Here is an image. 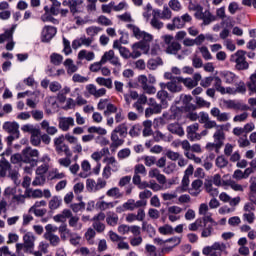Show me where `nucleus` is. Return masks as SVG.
I'll use <instances>...</instances> for the list:
<instances>
[{
	"mask_svg": "<svg viewBox=\"0 0 256 256\" xmlns=\"http://www.w3.org/2000/svg\"><path fill=\"white\" fill-rule=\"evenodd\" d=\"M37 241V236L33 232H25L23 235V243L16 244V251H23L24 253H33L35 249V242Z\"/></svg>",
	"mask_w": 256,
	"mask_h": 256,
	"instance_id": "obj_1",
	"label": "nucleus"
},
{
	"mask_svg": "<svg viewBox=\"0 0 256 256\" xmlns=\"http://www.w3.org/2000/svg\"><path fill=\"white\" fill-rule=\"evenodd\" d=\"M225 125L224 126H218V129L215 130L214 134H213V143H208L206 145V149H208V151H213V149H216V151H219V149H221V147H223V145H225Z\"/></svg>",
	"mask_w": 256,
	"mask_h": 256,
	"instance_id": "obj_2",
	"label": "nucleus"
},
{
	"mask_svg": "<svg viewBox=\"0 0 256 256\" xmlns=\"http://www.w3.org/2000/svg\"><path fill=\"white\" fill-rule=\"evenodd\" d=\"M246 55L247 52L245 50H238L230 56L231 63H236L235 69H237V71H247V69H249V62H247L245 58Z\"/></svg>",
	"mask_w": 256,
	"mask_h": 256,
	"instance_id": "obj_3",
	"label": "nucleus"
},
{
	"mask_svg": "<svg viewBox=\"0 0 256 256\" xmlns=\"http://www.w3.org/2000/svg\"><path fill=\"white\" fill-rule=\"evenodd\" d=\"M205 256H221L227 253V244L223 242H214L211 246H206L202 249Z\"/></svg>",
	"mask_w": 256,
	"mask_h": 256,
	"instance_id": "obj_4",
	"label": "nucleus"
},
{
	"mask_svg": "<svg viewBox=\"0 0 256 256\" xmlns=\"http://www.w3.org/2000/svg\"><path fill=\"white\" fill-rule=\"evenodd\" d=\"M132 52H130L131 59H139L141 55H148L151 46L145 42H136L131 46Z\"/></svg>",
	"mask_w": 256,
	"mask_h": 256,
	"instance_id": "obj_5",
	"label": "nucleus"
},
{
	"mask_svg": "<svg viewBox=\"0 0 256 256\" xmlns=\"http://www.w3.org/2000/svg\"><path fill=\"white\" fill-rule=\"evenodd\" d=\"M106 187L107 181L103 178H98L97 181L92 178L86 180V189L89 193H97V191H101V189H105Z\"/></svg>",
	"mask_w": 256,
	"mask_h": 256,
	"instance_id": "obj_6",
	"label": "nucleus"
},
{
	"mask_svg": "<svg viewBox=\"0 0 256 256\" xmlns=\"http://www.w3.org/2000/svg\"><path fill=\"white\" fill-rule=\"evenodd\" d=\"M43 207H47V201H36L34 205L29 208L28 213H33L35 217H45V215H47V209Z\"/></svg>",
	"mask_w": 256,
	"mask_h": 256,
	"instance_id": "obj_7",
	"label": "nucleus"
},
{
	"mask_svg": "<svg viewBox=\"0 0 256 256\" xmlns=\"http://www.w3.org/2000/svg\"><path fill=\"white\" fill-rule=\"evenodd\" d=\"M23 163H35L37 165V159H39V150L27 147L22 150Z\"/></svg>",
	"mask_w": 256,
	"mask_h": 256,
	"instance_id": "obj_8",
	"label": "nucleus"
},
{
	"mask_svg": "<svg viewBox=\"0 0 256 256\" xmlns=\"http://www.w3.org/2000/svg\"><path fill=\"white\" fill-rule=\"evenodd\" d=\"M210 115L218 121V123H227L231 119V113L221 112V109L218 107H213L210 110Z\"/></svg>",
	"mask_w": 256,
	"mask_h": 256,
	"instance_id": "obj_9",
	"label": "nucleus"
},
{
	"mask_svg": "<svg viewBox=\"0 0 256 256\" xmlns=\"http://www.w3.org/2000/svg\"><path fill=\"white\" fill-rule=\"evenodd\" d=\"M199 123H194L190 126H187L186 128V133H187V139L189 141H201V136L199 133Z\"/></svg>",
	"mask_w": 256,
	"mask_h": 256,
	"instance_id": "obj_10",
	"label": "nucleus"
},
{
	"mask_svg": "<svg viewBox=\"0 0 256 256\" xmlns=\"http://www.w3.org/2000/svg\"><path fill=\"white\" fill-rule=\"evenodd\" d=\"M222 103L225 109H233L234 111H247V109H249L247 105L235 100H222Z\"/></svg>",
	"mask_w": 256,
	"mask_h": 256,
	"instance_id": "obj_11",
	"label": "nucleus"
},
{
	"mask_svg": "<svg viewBox=\"0 0 256 256\" xmlns=\"http://www.w3.org/2000/svg\"><path fill=\"white\" fill-rule=\"evenodd\" d=\"M93 41H94L93 38H89L83 35L80 38L73 40L72 48L77 50L79 49V47H91V45L93 44Z\"/></svg>",
	"mask_w": 256,
	"mask_h": 256,
	"instance_id": "obj_12",
	"label": "nucleus"
},
{
	"mask_svg": "<svg viewBox=\"0 0 256 256\" xmlns=\"http://www.w3.org/2000/svg\"><path fill=\"white\" fill-rule=\"evenodd\" d=\"M58 127L61 131H69L71 127H75V118L73 117H59Z\"/></svg>",
	"mask_w": 256,
	"mask_h": 256,
	"instance_id": "obj_13",
	"label": "nucleus"
},
{
	"mask_svg": "<svg viewBox=\"0 0 256 256\" xmlns=\"http://www.w3.org/2000/svg\"><path fill=\"white\" fill-rule=\"evenodd\" d=\"M86 91L89 93V95H92L93 97H95V99H99L107 95V89L105 88L97 89V86H95V84H88L86 86Z\"/></svg>",
	"mask_w": 256,
	"mask_h": 256,
	"instance_id": "obj_14",
	"label": "nucleus"
},
{
	"mask_svg": "<svg viewBox=\"0 0 256 256\" xmlns=\"http://www.w3.org/2000/svg\"><path fill=\"white\" fill-rule=\"evenodd\" d=\"M214 90L217 91L218 93H221V95H229V93H233V90H231V87H226L223 86V81L219 76L214 77Z\"/></svg>",
	"mask_w": 256,
	"mask_h": 256,
	"instance_id": "obj_15",
	"label": "nucleus"
},
{
	"mask_svg": "<svg viewBox=\"0 0 256 256\" xmlns=\"http://www.w3.org/2000/svg\"><path fill=\"white\" fill-rule=\"evenodd\" d=\"M57 35V28L53 26H45L42 30L43 43H49L53 37Z\"/></svg>",
	"mask_w": 256,
	"mask_h": 256,
	"instance_id": "obj_16",
	"label": "nucleus"
},
{
	"mask_svg": "<svg viewBox=\"0 0 256 256\" xmlns=\"http://www.w3.org/2000/svg\"><path fill=\"white\" fill-rule=\"evenodd\" d=\"M4 131L10 133V135H14L16 139H19V123L17 122H6L3 125Z\"/></svg>",
	"mask_w": 256,
	"mask_h": 256,
	"instance_id": "obj_17",
	"label": "nucleus"
},
{
	"mask_svg": "<svg viewBox=\"0 0 256 256\" xmlns=\"http://www.w3.org/2000/svg\"><path fill=\"white\" fill-rule=\"evenodd\" d=\"M103 163L106 164V167H110L112 173H117L121 169V165L114 156H106L103 159Z\"/></svg>",
	"mask_w": 256,
	"mask_h": 256,
	"instance_id": "obj_18",
	"label": "nucleus"
},
{
	"mask_svg": "<svg viewBox=\"0 0 256 256\" xmlns=\"http://www.w3.org/2000/svg\"><path fill=\"white\" fill-rule=\"evenodd\" d=\"M155 15L159 17V19H163V21H169L173 17V12L171 11V8L167 5L163 6V10H153Z\"/></svg>",
	"mask_w": 256,
	"mask_h": 256,
	"instance_id": "obj_19",
	"label": "nucleus"
},
{
	"mask_svg": "<svg viewBox=\"0 0 256 256\" xmlns=\"http://www.w3.org/2000/svg\"><path fill=\"white\" fill-rule=\"evenodd\" d=\"M113 49H117L119 51L122 59H131V51L127 47L121 45L119 40H115L113 42Z\"/></svg>",
	"mask_w": 256,
	"mask_h": 256,
	"instance_id": "obj_20",
	"label": "nucleus"
},
{
	"mask_svg": "<svg viewBox=\"0 0 256 256\" xmlns=\"http://www.w3.org/2000/svg\"><path fill=\"white\" fill-rule=\"evenodd\" d=\"M203 187V180L196 179L192 182L191 188L188 190V193L192 197H198L201 194V188Z\"/></svg>",
	"mask_w": 256,
	"mask_h": 256,
	"instance_id": "obj_21",
	"label": "nucleus"
},
{
	"mask_svg": "<svg viewBox=\"0 0 256 256\" xmlns=\"http://www.w3.org/2000/svg\"><path fill=\"white\" fill-rule=\"evenodd\" d=\"M148 176L150 179H156L161 185H165L167 183V178L165 175L161 174V171H159L157 168L150 169Z\"/></svg>",
	"mask_w": 256,
	"mask_h": 256,
	"instance_id": "obj_22",
	"label": "nucleus"
},
{
	"mask_svg": "<svg viewBox=\"0 0 256 256\" xmlns=\"http://www.w3.org/2000/svg\"><path fill=\"white\" fill-rule=\"evenodd\" d=\"M166 29H168V31H175V29H185V24L181 16L174 17L172 19V23H168L166 25Z\"/></svg>",
	"mask_w": 256,
	"mask_h": 256,
	"instance_id": "obj_23",
	"label": "nucleus"
},
{
	"mask_svg": "<svg viewBox=\"0 0 256 256\" xmlns=\"http://www.w3.org/2000/svg\"><path fill=\"white\" fill-rule=\"evenodd\" d=\"M15 29H17V24L12 25L10 29H6L4 33L0 34V45H3L6 41L9 42L13 39Z\"/></svg>",
	"mask_w": 256,
	"mask_h": 256,
	"instance_id": "obj_24",
	"label": "nucleus"
},
{
	"mask_svg": "<svg viewBox=\"0 0 256 256\" xmlns=\"http://www.w3.org/2000/svg\"><path fill=\"white\" fill-rule=\"evenodd\" d=\"M168 91H170V93H181V91H183V85L181 81H179V77L168 82Z\"/></svg>",
	"mask_w": 256,
	"mask_h": 256,
	"instance_id": "obj_25",
	"label": "nucleus"
},
{
	"mask_svg": "<svg viewBox=\"0 0 256 256\" xmlns=\"http://www.w3.org/2000/svg\"><path fill=\"white\" fill-rule=\"evenodd\" d=\"M44 239H46V241H49L50 245L52 247H59V245L61 244V237H59V235L57 234H53L51 232H46L44 234Z\"/></svg>",
	"mask_w": 256,
	"mask_h": 256,
	"instance_id": "obj_26",
	"label": "nucleus"
},
{
	"mask_svg": "<svg viewBox=\"0 0 256 256\" xmlns=\"http://www.w3.org/2000/svg\"><path fill=\"white\" fill-rule=\"evenodd\" d=\"M167 129L173 135H178V137H183L185 135V130L179 123H171L167 125Z\"/></svg>",
	"mask_w": 256,
	"mask_h": 256,
	"instance_id": "obj_27",
	"label": "nucleus"
},
{
	"mask_svg": "<svg viewBox=\"0 0 256 256\" xmlns=\"http://www.w3.org/2000/svg\"><path fill=\"white\" fill-rule=\"evenodd\" d=\"M73 215L69 209H64L60 214L53 216L55 223H65Z\"/></svg>",
	"mask_w": 256,
	"mask_h": 256,
	"instance_id": "obj_28",
	"label": "nucleus"
},
{
	"mask_svg": "<svg viewBox=\"0 0 256 256\" xmlns=\"http://www.w3.org/2000/svg\"><path fill=\"white\" fill-rule=\"evenodd\" d=\"M221 76L227 85H233L237 82V79H239V76L231 71H224L222 72Z\"/></svg>",
	"mask_w": 256,
	"mask_h": 256,
	"instance_id": "obj_29",
	"label": "nucleus"
},
{
	"mask_svg": "<svg viewBox=\"0 0 256 256\" xmlns=\"http://www.w3.org/2000/svg\"><path fill=\"white\" fill-rule=\"evenodd\" d=\"M58 233L62 241H67L70 239L71 235H73V232H71V230L67 227V224L60 225L58 227Z\"/></svg>",
	"mask_w": 256,
	"mask_h": 256,
	"instance_id": "obj_30",
	"label": "nucleus"
},
{
	"mask_svg": "<svg viewBox=\"0 0 256 256\" xmlns=\"http://www.w3.org/2000/svg\"><path fill=\"white\" fill-rule=\"evenodd\" d=\"M117 205V201L114 202H107L104 200H98L96 202V209L99 211H107L109 209H113Z\"/></svg>",
	"mask_w": 256,
	"mask_h": 256,
	"instance_id": "obj_31",
	"label": "nucleus"
},
{
	"mask_svg": "<svg viewBox=\"0 0 256 256\" xmlns=\"http://www.w3.org/2000/svg\"><path fill=\"white\" fill-rule=\"evenodd\" d=\"M110 139L112 141L110 144L111 149H117L118 147H121L123 143H125V140L123 138H120L119 134L114 131L111 132Z\"/></svg>",
	"mask_w": 256,
	"mask_h": 256,
	"instance_id": "obj_32",
	"label": "nucleus"
},
{
	"mask_svg": "<svg viewBox=\"0 0 256 256\" xmlns=\"http://www.w3.org/2000/svg\"><path fill=\"white\" fill-rule=\"evenodd\" d=\"M156 98L160 101V104L163 105L164 109L169 107V102H167V99H169V92L166 90H159L156 94Z\"/></svg>",
	"mask_w": 256,
	"mask_h": 256,
	"instance_id": "obj_33",
	"label": "nucleus"
},
{
	"mask_svg": "<svg viewBox=\"0 0 256 256\" xmlns=\"http://www.w3.org/2000/svg\"><path fill=\"white\" fill-rule=\"evenodd\" d=\"M64 67H66L68 75H73V73H77L79 71V67L75 64L73 59L67 58L63 62Z\"/></svg>",
	"mask_w": 256,
	"mask_h": 256,
	"instance_id": "obj_34",
	"label": "nucleus"
},
{
	"mask_svg": "<svg viewBox=\"0 0 256 256\" xmlns=\"http://www.w3.org/2000/svg\"><path fill=\"white\" fill-rule=\"evenodd\" d=\"M204 189L208 195H211V197H217L219 195V189L213 186V181L211 180H205Z\"/></svg>",
	"mask_w": 256,
	"mask_h": 256,
	"instance_id": "obj_35",
	"label": "nucleus"
},
{
	"mask_svg": "<svg viewBox=\"0 0 256 256\" xmlns=\"http://www.w3.org/2000/svg\"><path fill=\"white\" fill-rule=\"evenodd\" d=\"M77 59L79 61H83L84 59L86 61H93L95 59V52L87 51L85 49L80 50L77 55Z\"/></svg>",
	"mask_w": 256,
	"mask_h": 256,
	"instance_id": "obj_36",
	"label": "nucleus"
},
{
	"mask_svg": "<svg viewBox=\"0 0 256 256\" xmlns=\"http://www.w3.org/2000/svg\"><path fill=\"white\" fill-rule=\"evenodd\" d=\"M163 104H155L145 110V117H151V115H159L163 111Z\"/></svg>",
	"mask_w": 256,
	"mask_h": 256,
	"instance_id": "obj_37",
	"label": "nucleus"
},
{
	"mask_svg": "<svg viewBox=\"0 0 256 256\" xmlns=\"http://www.w3.org/2000/svg\"><path fill=\"white\" fill-rule=\"evenodd\" d=\"M81 169L83 172L79 174V177L82 179H87V177H89V173H91V163L89 160H83L81 162Z\"/></svg>",
	"mask_w": 256,
	"mask_h": 256,
	"instance_id": "obj_38",
	"label": "nucleus"
},
{
	"mask_svg": "<svg viewBox=\"0 0 256 256\" xmlns=\"http://www.w3.org/2000/svg\"><path fill=\"white\" fill-rule=\"evenodd\" d=\"M109 148H102L101 151H95L91 154V159L96 163H99L103 159L104 155H109Z\"/></svg>",
	"mask_w": 256,
	"mask_h": 256,
	"instance_id": "obj_39",
	"label": "nucleus"
},
{
	"mask_svg": "<svg viewBox=\"0 0 256 256\" xmlns=\"http://www.w3.org/2000/svg\"><path fill=\"white\" fill-rule=\"evenodd\" d=\"M95 82L100 87H106V89H113V80L111 78L97 77Z\"/></svg>",
	"mask_w": 256,
	"mask_h": 256,
	"instance_id": "obj_40",
	"label": "nucleus"
},
{
	"mask_svg": "<svg viewBox=\"0 0 256 256\" xmlns=\"http://www.w3.org/2000/svg\"><path fill=\"white\" fill-rule=\"evenodd\" d=\"M179 51H181V44L177 41H173L169 46H166L168 55H177Z\"/></svg>",
	"mask_w": 256,
	"mask_h": 256,
	"instance_id": "obj_41",
	"label": "nucleus"
},
{
	"mask_svg": "<svg viewBox=\"0 0 256 256\" xmlns=\"http://www.w3.org/2000/svg\"><path fill=\"white\" fill-rule=\"evenodd\" d=\"M63 203V199H61V196H53L51 200L49 201V209L51 211H55L56 209H59Z\"/></svg>",
	"mask_w": 256,
	"mask_h": 256,
	"instance_id": "obj_42",
	"label": "nucleus"
},
{
	"mask_svg": "<svg viewBox=\"0 0 256 256\" xmlns=\"http://www.w3.org/2000/svg\"><path fill=\"white\" fill-rule=\"evenodd\" d=\"M150 25L153 29H157L158 31L164 27V23L160 20L159 16L152 12V19L150 20Z\"/></svg>",
	"mask_w": 256,
	"mask_h": 256,
	"instance_id": "obj_43",
	"label": "nucleus"
},
{
	"mask_svg": "<svg viewBox=\"0 0 256 256\" xmlns=\"http://www.w3.org/2000/svg\"><path fill=\"white\" fill-rule=\"evenodd\" d=\"M128 131L129 128L127 127V123H121L113 130V132L119 135V137H122V139H125V137H127Z\"/></svg>",
	"mask_w": 256,
	"mask_h": 256,
	"instance_id": "obj_44",
	"label": "nucleus"
},
{
	"mask_svg": "<svg viewBox=\"0 0 256 256\" xmlns=\"http://www.w3.org/2000/svg\"><path fill=\"white\" fill-rule=\"evenodd\" d=\"M161 65H163V59H161V57L149 59L147 62V67L151 71H155V69H157V67H161Z\"/></svg>",
	"mask_w": 256,
	"mask_h": 256,
	"instance_id": "obj_45",
	"label": "nucleus"
},
{
	"mask_svg": "<svg viewBox=\"0 0 256 256\" xmlns=\"http://www.w3.org/2000/svg\"><path fill=\"white\" fill-rule=\"evenodd\" d=\"M127 29H130V31L133 33V36L138 40L142 39L143 35H145V31L141 30L136 25L127 24Z\"/></svg>",
	"mask_w": 256,
	"mask_h": 256,
	"instance_id": "obj_46",
	"label": "nucleus"
},
{
	"mask_svg": "<svg viewBox=\"0 0 256 256\" xmlns=\"http://www.w3.org/2000/svg\"><path fill=\"white\" fill-rule=\"evenodd\" d=\"M231 90L232 92L228 93V95H237V93L245 95V93H247V86L245 85V82L240 81L239 84H236V88H231Z\"/></svg>",
	"mask_w": 256,
	"mask_h": 256,
	"instance_id": "obj_47",
	"label": "nucleus"
},
{
	"mask_svg": "<svg viewBox=\"0 0 256 256\" xmlns=\"http://www.w3.org/2000/svg\"><path fill=\"white\" fill-rule=\"evenodd\" d=\"M201 20L203 21L204 25H211V23H213V21L217 20V17H215V15H212L209 10H205L202 13Z\"/></svg>",
	"mask_w": 256,
	"mask_h": 256,
	"instance_id": "obj_48",
	"label": "nucleus"
},
{
	"mask_svg": "<svg viewBox=\"0 0 256 256\" xmlns=\"http://www.w3.org/2000/svg\"><path fill=\"white\" fill-rule=\"evenodd\" d=\"M106 222L111 227H115L119 223V216L115 212H108Z\"/></svg>",
	"mask_w": 256,
	"mask_h": 256,
	"instance_id": "obj_49",
	"label": "nucleus"
},
{
	"mask_svg": "<svg viewBox=\"0 0 256 256\" xmlns=\"http://www.w3.org/2000/svg\"><path fill=\"white\" fill-rule=\"evenodd\" d=\"M95 235H97V232L93 228H88L85 232L84 237L89 245H95Z\"/></svg>",
	"mask_w": 256,
	"mask_h": 256,
	"instance_id": "obj_50",
	"label": "nucleus"
},
{
	"mask_svg": "<svg viewBox=\"0 0 256 256\" xmlns=\"http://www.w3.org/2000/svg\"><path fill=\"white\" fill-rule=\"evenodd\" d=\"M79 5H83V0H68V7L72 15L78 13L79 10L77 9V7H79Z\"/></svg>",
	"mask_w": 256,
	"mask_h": 256,
	"instance_id": "obj_51",
	"label": "nucleus"
},
{
	"mask_svg": "<svg viewBox=\"0 0 256 256\" xmlns=\"http://www.w3.org/2000/svg\"><path fill=\"white\" fill-rule=\"evenodd\" d=\"M210 181H212V185H215L216 187H227V184H225L227 183V180H223L221 174H215Z\"/></svg>",
	"mask_w": 256,
	"mask_h": 256,
	"instance_id": "obj_52",
	"label": "nucleus"
},
{
	"mask_svg": "<svg viewBox=\"0 0 256 256\" xmlns=\"http://www.w3.org/2000/svg\"><path fill=\"white\" fill-rule=\"evenodd\" d=\"M107 197H111L112 199H121L123 197V193L117 187H113L106 192Z\"/></svg>",
	"mask_w": 256,
	"mask_h": 256,
	"instance_id": "obj_53",
	"label": "nucleus"
},
{
	"mask_svg": "<svg viewBox=\"0 0 256 256\" xmlns=\"http://www.w3.org/2000/svg\"><path fill=\"white\" fill-rule=\"evenodd\" d=\"M189 183H191L189 177L183 176L181 186L176 188V193H185L189 189Z\"/></svg>",
	"mask_w": 256,
	"mask_h": 256,
	"instance_id": "obj_54",
	"label": "nucleus"
},
{
	"mask_svg": "<svg viewBox=\"0 0 256 256\" xmlns=\"http://www.w3.org/2000/svg\"><path fill=\"white\" fill-rule=\"evenodd\" d=\"M50 63H52V65H55L56 67H59V65L63 63V55L59 53H52L50 55Z\"/></svg>",
	"mask_w": 256,
	"mask_h": 256,
	"instance_id": "obj_55",
	"label": "nucleus"
},
{
	"mask_svg": "<svg viewBox=\"0 0 256 256\" xmlns=\"http://www.w3.org/2000/svg\"><path fill=\"white\" fill-rule=\"evenodd\" d=\"M215 165H216V167H218V169H225V167H227V165H229V160H227V158H225V156L220 155L216 158Z\"/></svg>",
	"mask_w": 256,
	"mask_h": 256,
	"instance_id": "obj_56",
	"label": "nucleus"
},
{
	"mask_svg": "<svg viewBox=\"0 0 256 256\" xmlns=\"http://www.w3.org/2000/svg\"><path fill=\"white\" fill-rule=\"evenodd\" d=\"M41 130H38L37 132H34V134L30 137V143L34 147H39L41 145Z\"/></svg>",
	"mask_w": 256,
	"mask_h": 256,
	"instance_id": "obj_57",
	"label": "nucleus"
},
{
	"mask_svg": "<svg viewBox=\"0 0 256 256\" xmlns=\"http://www.w3.org/2000/svg\"><path fill=\"white\" fill-rule=\"evenodd\" d=\"M99 33H101V27L99 26H90L86 28V35H88L90 39H93V37L99 35Z\"/></svg>",
	"mask_w": 256,
	"mask_h": 256,
	"instance_id": "obj_58",
	"label": "nucleus"
},
{
	"mask_svg": "<svg viewBox=\"0 0 256 256\" xmlns=\"http://www.w3.org/2000/svg\"><path fill=\"white\" fill-rule=\"evenodd\" d=\"M168 6L170 7V9L176 13H179V11L183 10V5L181 4V2L179 0H170L168 2Z\"/></svg>",
	"mask_w": 256,
	"mask_h": 256,
	"instance_id": "obj_59",
	"label": "nucleus"
},
{
	"mask_svg": "<svg viewBox=\"0 0 256 256\" xmlns=\"http://www.w3.org/2000/svg\"><path fill=\"white\" fill-rule=\"evenodd\" d=\"M55 147V151L56 153L60 154V153H65V155H69L71 156V150L69 149V146L67 144H65V142H63L62 144H58Z\"/></svg>",
	"mask_w": 256,
	"mask_h": 256,
	"instance_id": "obj_60",
	"label": "nucleus"
},
{
	"mask_svg": "<svg viewBox=\"0 0 256 256\" xmlns=\"http://www.w3.org/2000/svg\"><path fill=\"white\" fill-rule=\"evenodd\" d=\"M224 185H226V187L232 188L233 191H244L243 185L235 182L234 180H227V182H225Z\"/></svg>",
	"mask_w": 256,
	"mask_h": 256,
	"instance_id": "obj_61",
	"label": "nucleus"
},
{
	"mask_svg": "<svg viewBox=\"0 0 256 256\" xmlns=\"http://www.w3.org/2000/svg\"><path fill=\"white\" fill-rule=\"evenodd\" d=\"M178 81L180 83H183L185 87L188 89H193L194 87H197V83L192 80V78H183V77H178Z\"/></svg>",
	"mask_w": 256,
	"mask_h": 256,
	"instance_id": "obj_62",
	"label": "nucleus"
},
{
	"mask_svg": "<svg viewBox=\"0 0 256 256\" xmlns=\"http://www.w3.org/2000/svg\"><path fill=\"white\" fill-rule=\"evenodd\" d=\"M213 227H215V225L211 224V225H205V227L202 229L201 232V237H203L204 239H207V237H211L213 235Z\"/></svg>",
	"mask_w": 256,
	"mask_h": 256,
	"instance_id": "obj_63",
	"label": "nucleus"
},
{
	"mask_svg": "<svg viewBox=\"0 0 256 256\" xmlns=\"http://www.w3.org/2000/svg\"><path fill=\"white\" fill-rule=\"evenodd\" d=\"M27 197H32L33 199H41L43 197V191L40 189L36 190H26Z\"/></svg>",
	"mask_w": 256,
	"mask_h": 256,
	"instance_id": "obj_64",
	"label": "nucleus"
}]
</instances>
